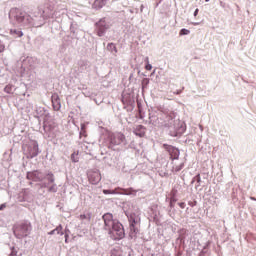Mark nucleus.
<instances>
[{"label":"nucleus","instance_id":"38","mask_svg":"<svg viewBox=\"0 0 256 256\" xmlns=\"http://www.w3.org/2000/svg\"><path fill=\"white\" fill-rule=\"evenodd\" d=\"M206 2H209V0H205Z\"/></svg>","mask_w":256,"mask_h":256},{"label":"nucleus","instance_id":"27","mask_svg":"<svg viewBox=\"0 0 256 256\" xmlns=\"http://www.w3.org/2000/svg\"><path fill=\"white\" fill-rule=\"evenodd\" d=\"M170 195H171V197H176L177 196V189H172Z\"/></svg>","mask_w":256,"mask_h":256},{"label":"nucleus","instance_id":"8","mask_svg":"<svg viewBox=\"0 0 256 256\" xmlns=\"http://www.w3.org/2000/svg\"><path fill=\"white\" fill-rule=\"evenodd\" d=\"M28 155L30 159H33V157H37V155H39V145L37 142H33L28 146Z\"/></svg>","mask_w":256,"mask_h":256},{"label":"nucleus","instance_id":"9","mask_svg":"<svg viewBox=\"0 0 256 256\" xmlns=\"http://www.w3.org/2000/svg\"><path fill=\"white\" fill-rule=\"evenodd\" d=\"M123 141H125V134L123 133H117L111 137L112 145H121Z\"/></svg>","mask_w":256,"mask_h":256},{"label":"nucleus","instance_id":"10","mask_svg":"<svg viewBox=\"0 0 256 256\" xmlns=\"http://www.w3.org/2000/svg\"><path fill=\"white\" fill-rule=\"evenodd\" d=\"M52 106L54 111H59V109H61V99L58 94L52 95Z\"/></svg>","mask_w":256,"mask_h":256},{"label":"nucleus","instance_id":"30","mask_svg":"<svg viewBox=\"0 0 256 256\" xmlns=\"http://www.w3.org/2000/svg\"><path fill=\"white\" fill-rule=\"evenodd\" d=\"M182 92H183V89L178 90V91L174 92V95H181Z\"/></svg>","mask_w":256,"mask_h":256},{"label":"nucleus","instance_id":"1","mask_svg":"<svg viewBox=\"0 0 256 256\" xmlns=\"http://www.w3.org/2000/svg\"><path fill=\"white\" fill-rule=\"evenodd\" d=\"M106 231L113 235L114 239H123L125 237V229L123 224L113 220V214L106 213L102 217Z\"/></svg>","mask_w":256,"mask_h":256},{"label":"nucleus","instance_id":"11","mask_svg":"<svg viewBox=\"0 0 256 256\" xmlns=\"http://www.w3.org/2000/svg\"><path fill=\"white\" fill-rule=\"evenodd\" d=\"M136 223H137V221H135V219H133L132 222L130 223V236L131 237H136L137 233H139V228L135 226Z\"/></svg>","mask_w":256,"mask_h":256},{"label":"nucleus","instance_id":"24","mask_svg":"<svg viewBox=\"0 0 256 256\" xmlns=\"http://www.w3.org/2000/svg\"><path fill=\"white\" fill-rule=\"evenodd\" d=\"M55 231H57L58 235H63V227L62 226H58Z\"/></svg>","mask_w":256,"mask_h":256},{"label":"nucleus","instance_id":"2","mask_svg":"<svg viewBox=\"0 0 256 256\" xmlns=\"http://www.w3.org/2000/svg\"><path fill=\"white\" fill-rule=\"evenodd\" d=\"M31 230H32L31 222H22L14 226L13 233L17 239H24V237L29 236V233H31Z\"/></svg>","mask_w":256,"mask_h":256},{"label":"nucleus","instance_id":"34","mask_svg":"<svg viewBox=\"0 0 256 256\" xmlns=\"http://www.w3.org/2000/svg\"><path fill=\"white\" fill-rule=\"evenodd\" d=\"M171 201L175 202L177 200L175 199V197L171 196Z\"/></svg>","mask_w":256,"mask_h":256},{"label":"nucleus","instance_id":"31","mask_svg":"<svg viewBox=\"0 0 256 256\" xmlns=\"http://www.w3.org/2000/svg\"><path fill=\"white\" fill-rule=\"evenodd\" d=\"M5 207H7V205H6V204H2V205L0 206V211H3V209H5Z\"/></svg>","mask_w":256,"mask_h":256},{"label":"nucleus","instance_id":"28","mask_svg":"<svg viewBox=\"0 0 256 256\" xmlns=\"http://www.w3.org/2000/svg\"><path fill=\"white\" fill-rule=\"evenodd\" d=\"M79 219H80L81 221H85V219H87V215L81 214V215L79 216Z\"/></svg>","mask_w":256,"mask_h":256},{"label":"nucleus","instance_id":"18","mask_svg":"<svg viewBox=\"0 0 256 256\" xmlns=\"http://www.w3.org/2000/svg\"><path fill=\"white\" fill-rule=\"evenodd\" d=\"M110 256H122L121 250L113 249Z\"/></svg>","mask_w":256,"mask_h":256},{"label":"nucleus","instance_id":"23","mask_svg":"<svg viewBox=\"0 0 256 256\" xmlns=\"http://www.w3.org/2000/svg\"><path fill=\"white\" fill-rule=\"evenodd\" d=\"M47 179L49 183H55V178L53 177V174H48Z\"/></svg>","mask_w":256,"mask_h":256},{"label":"nucleus","instance_id":"6","mask_svg":"<svg viewBox=\"0 0 256 256\" xmlns=\"http://www.w3.org/2000/svg\"><path fill=\"white\" fill-rule=\"evenodd\" d=\"M97 27V35L98 37H103L105 35V31L109 29V26L107 25V22L105 21V18L100 19L99 22L96 23Z\"/></svg>","mask_w":256,"mask_h":256},{"label":"nucleus","instance_id":"37","mask_svg":"<svg viewBox=\"0 0 256 256\" xmlns=\"http://www.w3.org/2000/svg\"><path fill=\"white\" fill-rule=\"evenodd\" d=\"M193 25H199V23H193Z\"/></svg>","mask_w":256,"mask_h":256},{"label":"nucleus","instance_id":"14","mask_svg":"<svg viewBox=\"0 0 256 256\" xmlns=\"http://www.w3.org/2000/svg\"><path fill=\"white\" fill-rule=\"evenodd\" d=\"M121 195H137V190L133 188L122 189Z\"/></svg>","mask_w":256,"mask_h":256},{"label":"nucleus","instance_id":"25","mask_svg":"<svg viewBox=\"0 0 256 256\" xmlns=\"http://www.w3.org/2000/svg\"><path fill=\"white\" fill-rule=\"evenodd\" d=\"M77 157V154H72L71 158H72V161L74 163H77L79 161V159L76 158Z\"/></svg>","mask_w":256,"mask_h":256},{"label":"nucleus","instance_id":"21","mask_svg":"<svg viewBox=\"0 0 256 256\" xmlns=\"http://www.w3.org/2000/svg\"><path fill=\"white\" fill-rule=\"evenodd\" d=\"M190 33H191V31H189V30L183 28V29L180 30L179 35H180V36L189 35Z\"/></svg>","mask_w":256,"mask_h":256},{"label":"nucleus","instance_id":"3","mask_svg":"<svg viewBox=\"0 0 256 256\" xmlns=\"http://www.w3.org/2000/svg\"><path fill=\"white\" fill-rule=\"evenodd\" d=\"M12 14H14L15 20L17 23H21L22 25H33V17L31 15L27 14V12L21 11L20 9H13L11 11Z\"/></svg>","mask_w":256,"mask_h":256},{"label":"nucleus","instance_id":"13","mask_svg":"<svg viewBox=\"0 0 256 256\" xmlns=\"http://www.w3.org/2000/svg\"><path fill=\"white\" fill-rule=\"evenodd\" d=\"M107 0H95L92 7L93 9H103Z\"/></svg>","mask_w":256,"mask_h":256},{"label":"nucleus","instance_id":"5","mask_svg":"<svg viewBox=\"0 0 256 256\" xmlns=\"http://www.w3.org/2000/svg\"><path fill=\"white\" fill-rule=\"evenodd\" d=\"M26 179H28L29 181L41 182L43 181V179H45V175H43L42 172L36 170L28 172L26 175Z\"/></svg>","mask_w":256,"mask_h":256},{"label":"nucleus","instance_id":"7","mask_svg":"<svg viewBox=\"0 0 256 256\" xmlns=\"http://www.w3.org/2000/svg\"><path fill=\"white\" fill-rule=\"evenodd\" d=\"M88 181L92 185H97L101 181V173L99 171H90L88 173Z\"/></svg>","mask_w":256,"mask_h":256},{"label":"nucleus","instance_id":"32","mask_svg":"<svg viewBox=\"0 0 256 256\" xmlns=\"http://www.w3.org/2000/svg\"><path fill=\"white\" fill-rule=\"evenodd\" d=\"M56 232H57V231L54 229V230L50 231V232L48 233V235H55Z\"/></svg>","mask_w":256,"mask_h":256},{"label":"nucleus","instance_id":"17","mask_svg":"<svg viewBox=\"0 0 256 256\" xmlns=\"http://www.w3.org/2000/svg\"><path fill=\"white\" fill-rule=\"evenodd\" d=\"M166 115L168 117V121H173V119H175V117H176V114L173 111L167 112Z\"/></svg>","mask_w":256,"mask_h":256},{"label":"nucleus","instance_id":"33","mask_svg":"<svg viewBox=\"0 0 256 256\" xmlns=\"http://www.w3.org/2000/svg\"><path fill=\"white\" fill-rule=\"evenodd\" d=\"M198 14H199V9H196V10L194 11V17H197Z\"/></svg>","mask_w":256,"mask_h":256},{"label":"nucleus","instance_id":"4","mask_svg":"<svg viewBox=\"0 0 256 256\" xmlns=\"http://www.w3.org/2000/svg\"><path fill=\"white\" fill-rule=\"evenodd\" d=\"M164 148L168 149V151H172L173 153L171 154V159L173 164L172 171H174V173H178V171H181V169H183V163H180V164L175 163V159H179V150L167 144H164Z\"/></svg>","mask_w":256,"mask_h":256},{"label":"nucleus","instance_id":"29","mask_svg":"<svg viewBox=\"0 0 256 256\" xmlns=\"http://www.w3.org/2000/svg\"><path fill=\"white\" fill-rule=\"evenodd\" d=\"M178 205L181 209H185V202H180Z\"/></svg>","mask_w":256,"mask_h":256},{"label":"nucleus","instance_id":"26","mask_svg":"<svg viewBox=\"0 0 256 256\" xmlns=\"http://www.w3.org/2000/svg\"><path fill=\"white\" fill-rule=\"evenodd\" d=\"M104 195H111L113 193H115V191H111V190H103Z\"/></svg>","mask_w":256,"mask_h":256},{"label":"nucleus","instance_id":"19","mask_svg":"<svg viewBox=\"0 0 256 256\" xmlns=\"http://www.w3.org/2000/svg\"><path fill=\"white\" fill-rule=\"evenodd\" d=\"M4 91H5V93H8V94L13 93V86H12V85H7V86L4 88Z\"/></svg>","mask_w":256,"mask_h":256},{"label":"nucleus","instance_id":"35","mask_svg":"<svg viewBox=\"0 0 256 256\" xmlns=\"http://www.w3.org/2000/svg\"><path fill=\"white\" fill-rule=\"evenodd\" d=\"M4 47L3 46H0V53H2Z\"/></svg>","mask_w":256,"mask_h":256},{"label":"nucleus","instance_id":"22","mask_svg":"<svg viewBox=\"0 0 256 256\" xmlns=\"http://www.w3.org/2000/svg\"><path fill=\"white\" fill-rule=\"evenodd\" d=\"M146 63H147L145 66L146 71H151V69H153V66L149 64V58H146Z\"/></svg>","mask_w":256,"mask_h":256},{"label":"nucleus","instance_id":"36","mask_svg":"<svg viewBox=\"0 0 256 256\" xmlns=\"http://www.w3.org/2000/svg\"><path fill=\"white\" fill-rule=\"evenodd\" d=\"M42 187H47V184H42Z\"/></svg>","mask_w":256,"mask_h":256},{"label":"nucleus","instance_id":"16","mask_svg":"<svg viewBox=\"0 0 256 256\" xmlns=\"http://www.w3.org/2000/svg\"><path fill=\"white\" fill-rule=\"evenodd\" d=\"M107 49L108 51H114V53H117V46L113 43L108 44Z\"/></svg>","mask_w":256,"mask_h":256},{"label":"nucleus","instance_id":"15","mask_svg":"<svg viewBox=\"0 0 256 256\" xmlns=\"http://www.w3.org/2000/svg\"><path fill=\"white\" fill-rule=\"evenodd\" d=\"M10 35H13L14 37H23V32L18 29H11Z\"/></svg>","mask_w":256,"mask_h":256},{"label":"nucleus","instance_id":"12","mask_svg":"<svg viewBox=\"0 0 256 256\" xmlns=\"http://www.w3.org/2000/svg\"><path fill=\"white\" fill-rule=\"evenodd\" d=\"M134 134H136L137 137H145V126H136V128L134 129Z\"/></svg>","mask_w":256,"mask_h":256},{"label":"nucleus","instance_id":"20","mask_svg":"<svg viewBox=\"0 0 256 256\" xmlns=\"http://www.w3.org/2000/svg\"><path fill=\"white\" fill-rule=\"evenodd\" d=\"M48 191H49L50 193H57V185L52 184V186H50V187L48 188Z\"/></svg>","mask_w":256,"mask_h":256}]
</instances>
